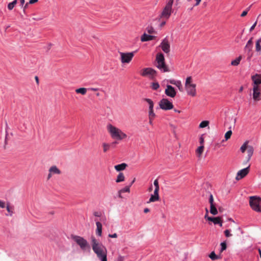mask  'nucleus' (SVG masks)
I'll return each mask as SVG.
<instances>
[{
  "instance_id": "nucleus-62",
  "label": "nucleus",
  "mask_w": 261,
  "mask_h": 261,
  "mask_svg": "<svg viewBox=\"0 0 261 261\" xmlns=\"http://www.w3.org/2000/svg\"><path fill=\"white\" fill-rule=\"evenodd\" d=\"M218 210L220 212H223V208L221 207H219L218 208Z\"/></svg>"
},
{
  "instance_id": "nucleus-64",
  "label": "nucleus",
  "mask_w": 261,
  "mask_h": 261,
  "mask_svg": "<svg viewBox=\"0 0 261 261\" xmlns=\"http://www.w3.org/2000/svg\"><path fill=\"white\" fill-rule=\"evenodd\" d=\"M6 208H7V211H8V212H10V208L9 206H8H8H7V207H6Z\"/></svg>"
},
{
  "instance_id": "nucleus-60",
  "label": "nucleus",
  "mask_w": 261,
  "mask_h": 261,
  "mask_svg": "<svg viewBox=\"0 0 261 261\" xmlns=\"http://www.w3.org/2000/svg\"><path fill=\"white\" fill-rule=\"evenodd\" d=\"M153 120V119L149 118V123L150 124H151V125L152 124Z\"/></svg>"
},
{
  "instance_id": "nucleus-21",
  "label": "nucleus",
  "mask_w": 261,
  "mask_h": 261,
  "mask_svg": "<svg viewBox=\"0 0 261 261\" xmlns=\"http://www.w3.org/2000/svg\"><path fill=\"white\" fill-rule=\"evenodd\" d=\"M127 166V165L126 163H123L120 164L115 165L114 166V168L117 171H121L124 170Z\"/></svg>"
},
{
  "instance_id": "nucleus-46",
  "label": "nucleus",
  "mask_w": 261,
  "mask_h": 261,
  "mask_svg": "<svg viewBox=\"0 0 261 261\" xmlns=\"http://www.w3.org/2000/svg\"><path fill=\"white\" fill-rule=\"evenodd\" d=\"M108 237L109 238H117L118 236H117V234L116 233H114V234H109L108 235Z\"/></svg>"
},
{
  "instance_id": "nucleus-63",
  "label": "nucleus",
  "mask_w": 261,
  "mask_h": 261,
  "mask_svg": "<svg viewBox=\"0 0 261 261\" xmlns=\"http://www.w3.org/2000/svg\"><path fill=\"white\" fill-rule=\"evenodd\" d=\"M20 1L21 5L22 6H23V4H24V0H20Z\"/></svg>"
},
{
  "instance_id": "nucleus-14",
  "label": "nucleus",
  "mask_w": 261,
  "mask_h": 261,
  "mask_svg": "<svg viewBox=\"0 0 261 261\" xmlns=\"http://www.w3.org/2000/svg\"><path fill=\"white\" fill-rule=\"evenodd\" d=\"M160 46L164 53L168 54L170 52V46L168 40L166 38L162 41Z\"/></svg>"
},
{
  "instance_id": "nucleus-61",
  "label": "nucleus",
  "mask_w": 261,
  "mask_h": 261,
  "mask_svg": "<svg viewBox=\"0 0 261 261\" xmlns=\"http://www.w3.org/2000/svg\"><path fill=\"white\" fill-rule=\"evenodd\" d=\"M52 175L53 174H51L50 172H49V174H48V175L47 176V179H49L51 177Z\"/></svg>"
},
{
  "instance_id": "nucleus-16",
  "label": "nucleus",
  "mask_w": 261,
  "mask_h": 261,
  "mask_svg": "<svg viewBox=\"0 0 261 261\" xmlns=\"http://www.w3.org/2000/svg\"><path fill=\"white\" fill-rule=\"evenodd\" d=\"M251 80L253 81V87L255 85L258 86L261 84V75L255 74L251 76Z\"/></svg>"
},
{
  "instance_id": "nucleus-57",
  "label": "nucleus",
  "mask_w": 261,
  "mask_h": 261,
  "mask_svg": "<svg viewBox=\"0 0 261 261\" xmlns=\"http://www.w3.org/2000/svg\"><path fill=\"white\" fill-rule=\"evenodd\" d=\"M149 211H150V210H149V208H144V212L145 213H148Z\"/></svg>"
},
{
  "instance_id": "nucleus-6",
  "label": "nucleus",
  "mask_w": 261,
  "mask_h": 261,
  "mask_svg": "<svg viewBox=\"0 0 261 261\" xmlns=\"http://www.w3.org/2000/svg\"><path fill=\"white\" fill-rule=\"evenodd\" d=\"M260 198L257 196L250 197L249 204L252 209L257 212H261Z\"/></svg>"
},
{
  "instance_id": "nucleus-19",
  "label": "nucleus",
  "mask_w": 261,
  "mask_h": 261,
  "mask_svg": "<svg viewBox=\"0 0 261 261\" xmlns=\"http://www.w3.org/2000/svg\"><path fill=\"white\" fill-rule=\"evenodd\" d=\"M155 37L154 36L149 35L146 33H144L141 37V41L142 42L148 41L153 40Z\"/></svg>"
},
{
  "instance_id": "nucleus-15",
  "label": "nucleus",
  "mask_w": 261,
  "mask_h": 261,
  "mask_svg": "<svg viewBox=\"0 0 261 261\" xmlns=\"http://www.w3.org/2000/svg\"><path fill=\"white\" fill-rule=\"evenodd\" d=\"M159 192V189L155 188V189L154 190L153 194H152L150 196V197L149 198V201L148 202V203L158 201L160 198Z\"/></svg>"
},
{
  "instance_id": "nucleus-9",
  "label": "nucleus",
  "mask_w": 261,
  "mask_h": 261,
  "mask_svg": "<svg viewBox=\"0 0 261 261\" xmlns=\"http://www.w3.org/2000/svg\"><path fill=\"white\" fill-rule=\"evenodd\" d=\"M140 74L142 76L148 77L153 80L156 75V71L151 68H145L142 70Z\"/></svg>"
},
{
  "instance_id": "nucleus-59",
  "label": "nucleus",
  "mask_w": 261,
  "mask_h": 261,
  "mask_svg": "<svg viewBox=\"0 0 261 261\" xmlns=\"http://www.w3.org/2000/svg\"><path fill=\"white\" fill-rule=\"evenodd\" d=\"M166 24V20H164L162 23H161V27L164 26Z\"/></svg>"
},
{
  "instance_id": "nucleus-58",
  "label": "nucleus",
  "mask_w": 261,
  "mask_h": 261,
  "mask_svg": "<svg viewBox=\"0 0 261 261\" xmlns=\"http://www.w3.org/2000/svg\"><path fill=\"white\" fill-rule=\"evenodd\" d=\"M94 215L95 216H96V217H100V215L99 214V213H98V212H94Z\"/></svg>"
},
{
  "instance_id": "nucleus-53",
  "label": "nucleus",
  "mask_w": 261,
  "mask_h": 261,
  "mask_svg": "<svg viewBox=\"0 0 261 261\" xmlns=\"http://www.w3.org/2000/svg\"><path fill=\"white\" fill-rule=\"evenodd\" d=\"M204 142V139L203 137H201L200 138V143L201 144V145H203Z\"/></svg>"
},
{
  "instance_id": "nucleus-24",
  "label": "nucleus",
  "mask_w": 261,
  "mask_h": 261,
  "mask_svg": "<svg viewBox=\"0 0 261 261\" xmlns=\"http://www.w3.org/2000/svg\"><path fill=\"white\" fill-rule=\"evenodd\" d=\"M124 179H125V177H124L123 173L122 172H120L119 173V174L118 175V176L117 177L116 182H120L123 181L124 180Z\"/></svg>"
},
{
  "instance_id": "nucleus-18",
  "label": "nucleus",
  "mask_w": 261,
  "mask_h": 261,
  "mask_svg": "<svg viewBox=\"0 0 261 261\" xmlns=\"http://www.w3.org/2000/svg\"><path fill=\"white\" fill-rule=\"evenodd\" d=\"M207 220L213 222L215 224H219L220 226H222V221L221 217H207Z\"/></svg>"
},
{
  "instance_id": "nucleus-7",
  "label": "nucleus",
  "mask_w": 261,
  "mask_h": 261,
  "mask_svg": "<svg viewBox=\"0 0 261 261\" xmlns=\"http://www.w3.org/2000/svg\"><path fill=\"white\" fill-rule=\"evenodd\" d=\"M72 239L80 246L82 250H85L87 248L89 247V245L87 241L84 238L78 236H72Z\"/></svg>"
},
{
  "instance_id": "nucleus-48",
  "label": "nucleus",
  "mask_w": 261,
  "mask_h": 261,
  "mask_svg": "<svg viewBox=\"0 0 261 261\" xmlns=\"http://www.w3.org/2000/svg\"><path fill=\"white\" fill-rule=\"evenodd\" d=\"M257 22L256 21L250 28V32H252L255 28Z\"/></svg>"
},
{
  "instance_id": "nucleus-31",
  "label": "nucleus",
  "mask_w": 261,
  "mask_h": 261,
  "mask_svg": "<svg viewBox=\"0 0 261 261\" xmlns=\"http://www.w3.org/2000/svg\"><path fill=\"white\" fill-rule=\"evenodd\" d=\"M209 124V121L207 120L202 121L199 124L200 128H204L207 126Z\"/></svg>"
},
{
  "instance_id": "nucleus-2",
  "label": "nucleus",
  "mask_w": 261,
  "mask_h": 261,
  "mask_svg": "<svg viewBox=\"0 0 261 261\" xmlns=\"http://www.w3.org/2000/svg\"><path fill=\"white\" fill-rule=\"evenodd\" d=\"M107 130L111 137L116 140H122L127 138V135L123 132L120 129L109 124L107 125Z\"/></svg>"
},
{
  "instance_id": "nucleus-8",
  "label": "nucleus",
  "mask_w": 261,
  "mask_h": 261,
  "mask_svg": "<svg viewBox=\"0 0 261 261\" xmlns=\"http://www.w3.org/2000/svg\"><path fill=\"white\" fill-rule=\"evenodd\" d=\"M240 150L242 153H244L245 151H247V161H249L254 152V148L253 146L249 145L248 141H246L241 147Z\"/></svg>"
},
{
  "instance_id": "nucleus-27",
  "label": "nucleus",
  "mask_w": 261,
  "mask_h": 261,
  "mask_svg": "<svg viewBox=\"0 0 261 261\" xmlns=\"http://www.w3.org/2000/svg\"><path fill=\"white\" fill-rule=\"evenodd\" d=\"M242 59V56H240L239 57L236 58L234 60H233L231 62V64L232 66H237L240 64V62Z\"/></svg>"
},
{
  "instance_id": "nucleus-56",
  "label": "nucleus",
  "mask_w": 261,
  "mask_h": 261,
  "mask_svg": "<svg viewBox=\"0 0 261 261\" xmlns=\"http://www.w3.org/2000/svg\"><path fill=\"white\" fill-rule=\"evenodd\" d=\"M122 193H120V190H119V191H118V197H119V198H123V197H122V195H121V194H122Z\"/></svg>"
},
{
  "instance_id": "nucleus-51",
  "label": "nucleus",
  "mask_w": 261,
  "mask_h": 261,
  "mask_svg": "<svg viewBox=\"0 0 261 261\" xmlns=\"http://www.w3.org/2000/svg\"><path fill=\"white\" fill-rule=\"evenodd\" d=\"M38 1V0H30L29 1V4H34L36 3H37Z\"/></svg>"
},
{
  "instance_id": "nucleus-41",
  "label": "nucleus",
  "mask_w": 261,
  "mask_h": 261,
  "mask_svg": "<svg viewBox=\"0 0 261 261\" xmlns=\"http://www.w3.org/2000/svg\"><path fill=\"white\" fill-rule=\"evenodd\" d=\"M221 248L220 252H222L226 249V247H227L226 243L225 242L221 243Z\"/></svg>"
},
{
  "instance_id": "nucleus-20",
  "label": "nucleus",
  "mask_w": 261,
  "mask_h": 261,
  "mask_svg": "<svg viewBox=\"0 0 261 261\" xmlns=\"http://www.w3.org/2000/svg\"><path fill=\"white\" fill-rule=\"evenodd\" d=\"M49 172L52 174H60L61 171L57 168L56 166H51L49 169Z\"/></svg>"
},
{
  "instance_id": "nucleus-30",
  "label": "nucleus",
  "mask_w": 261,
  "mask_h": 261,
  "mask_svg": "<svg viewBox=\"0 0 261 261\" xmlns=\"http://www.w3.org/2000/svg\"><path fill=\"white\" fill-rule=\"evenodd\" d=\"M103 152H107L110 148V145L107 143H103L102 144Z\"/></svg>"
},
{
  "instance_id": "nucleus-38",
  "label": "nucleus",
  "mask_w": 261,
  "mask_h": 261,
  "mask_svg": "<svg viewBox=\"0 0 261 261\" xmlns=\"http://www.w3.org/2000/svg\"><path fill=\"white\" fill-rule=\"evenodd\" d=\"M130 186H127L123 189L120 190V193L129 192H130Z\"/></svg>"
},
{
  "instance_id": "nucleus-55",
  "label": "nucleus",
  "mask_w": 261,
  "mask_h": 261,
  "mask_svg": "<svg viewBox=\"0 0 261 261\" xmlns=\"http://www.w3.org/2000/svg\"><path fill=\"white\" fill-rule=\"evenodd\" d=\"M201 1V0H195L196 3L195 6H198L200 4Z\"/></svg>"
},
{
  "instance_id": "nucleus-34",
  "label": "nucleus",
  "mask_w": 261,
  "mask_h": 261,
  "mask_svg": "<svg viewBox=\"0 0 261 261\" xmlns=\"http://www.w3.org/2000/svg\"><path fill=\"white\" fill-rule=\"evenodd\" d=\"M209 257L212 259V260H216L218 259L219 257L218 256L216 255L214 252H212L209 255Z\"/></svg>"
},
{
  "instance_id": "nucleus-26",
  "label": "nucleus",
  "mask_w": 261,
  "mask_h": 261,
  "mask_svg": "<svg viewBox=\"0 0 261 261\" xmlns=\"http://www.w3.org/2000/svg\"><path fill=\"white\" fill-rule=\"evenodd\" d=\"M204 151V146L201 145L196 150V152L199 158L201 157L202 153Z\"/></svg>"
},
{
  "instance_id": "nucleus-28",
  "label": "nucleus",
  "mask_w": 261,
  "mask_h": 261,
  "mask_svg": "<svg viewBox=\"0 0 261 261\" xmlns=\"http://www.w3.org/2000/svg\"><path fill=\"white\" fill-rule=\"evenodd\" d=\"M210 213L213 215H216L218 214V211L217 210L215 205L210 206Z\"/></svg>"
},
{
  "instance_id": "nucleus-42",
  "label": "nucleus",
  "mask_w": 261,
  "mask_h": 261,
  "mask_svg": "<svg viewBox=\"0 0 261 261\" xmlns=\"http://www.w3.org/2000/svg\"><path fill=\"white\" fill-rule=\"evenodd\" d=\"M146 30L149 34H153L154 33V30L152 27H148Z\"/></svg>"
},
{
  "instance_id": "nucleus-23",
  "label": "nucleus",
  "mask_w": 261,
  "mask_h": 261,
  "mask_svg": "<svg viewBox=\"0 0 261 261\" xmlns=\"http://www.w3.org/2000/svg\"><path fill=\"white\" fill-rule=\"evenodd\" d=\"M87 92V89L86 88H80L75 90V92L78 94H81L84 95Z\"/></svg>"
},
{
  "instance_id": "nucleus-36",
  "label": "nucleus",
  "mask_w": 261,
  "mask_h": 261,
  "mask_svg": "<svg viewBox=\"0 0 261 261\" xmlns=\"http://www.w3.org/2000/svg\"><path fill=\"white\" fill-rule=\"evenodd\" d=\"M177 87H178V88L179 89V90L180 91H182V84H181V83L180 81H177L176 83V85H175Z\"/></svg>"
},
{
  "instance_id": "nucleus-29",
  "label": "nucleus",
  "mask_w": 261,
  "mask_h": 261,
  "mask_svg": "<svg viewBox=\"0 0 261 261\" xmlns=\"http://www.w3.org/2000/svg\"><path fill=\"white\" fill-rule=\"evenodd\" d=\"M17 0H14L12 2L10 3L8 5V9L9 10H12L14 8V7L15 6V5L17 4Z\"/></svg>"
},
{
  "instance_id": "nucleus-32",
  "label": "nucleus",
  "mask_w": 261,
  "mask_h": 261,
  "mask_svg": "<svg viewBox=\"0 0 261 261\" xmlns=\"http://www.w3.org/2000/svg\"><path fill=\"white\" fill-rule=\"evenodd\" d=\"M260 42H261V39H258L255 45V49L257 51H259L261 50V45H260Z\"/></svg>"
},
{
  "instance_id": "nucleus-5",
  "label": "nucleus",
  "mask_w": 261,
  "mask_h": 261,
  "mask_svg": "<svg viewBox=\"0 0 261 261\" xmlns=\"http://www.w3.org/2000/svg\"><path fill=\"white\" fill-rule=\"evenodd\" d=\"M157 64L156 66L163 72H167L169 71L168 67L165 64V58L162 53L157 54L156 57Z\"/></svg>"
},
{
  "instance_id": "nucleus-22",
  "label": "nucleus",
  "mask_w": 261,
  "mask_h": 261,
  "mask_svg": "<svg viewBox=\"0 0 261 261\" xmlns=\"http://www.w3.org/2000/svg\"><path fill=\"white\" fill-rule=\"evenodd\" d=\"M96 233L97 236L101 237L102 234V224L99 222H96Z\"/></svg>"
},
{
  "instance_id": "nucleus-39",
  "label": "nucleus",
  "mask_w": 261,
  "mask_h": 261,
  "mask_svg": "<svg viewBox=\"0 0 261 261\" xmlns=\"http://www.w3.org/2000/svg\"><path fill=\"white\" fill-rule=\"evenodd\" d=\"M252 48V46L249 45H246L245 47V50L246 51H247L248 54H249Z\"/></svg>"
},
{
  "instance_id": "nucleus-35",
  "label": "nucleus",
  "mask_w": 261,
  "mask_h": 261,
  "mask_svg": "<svg viewBox=\"0 0 261 261\" xmlns=\"http://www.w3.org/2000/svg\"><path fill=\"white\" fill-rule=\"evenodd\" d=\"M232 135V131L231 130H228L227 131L225 134V138L226 139V140H227L228 139H229L231 136Z\"/></svg>"
},
{
  "instance_id": "nucleus-40",
  "label": "nucleus",
  "mask_w": 261,
  "mask_h": 261,
  "mask_svg": "<svg viewBox=\"0 0 261 261\" xmlns=\"http://www.w3.org/2000/svg\"><path fill=\"white\" fill-rule=\"evenodd\" d=\"M155 117V114L153 110L149 111V118L154 119Z\"/></svg>"
},
{
  "instance_id": "nucleus-43",
  "label": "nucleus",
  "mask_w": 261,
  "mask_h": 261,
  "mask_svg": "<svg viewBox=\"0 0 261 261\" xmlns=\"http://www.w3.org/2000/svg\"><path fill=\"white\" fill-rule=\"evenodd\" d=\"M224 234L226 237H230L232 236V234L230 233V230L229 229H226L224 231Z\"/></svg>"
},
{
  "instance_id": "nucleus-12",
  "label": "nucleus",
  "mask_w": 261,
  "mask_h": 261,
  "mask_svg": "<svg viewBox=\"0 0 261 261\" xmlns=\"http://www.w3.org/2000/svg\"><path fill=\"white\" fill-rule=\"evenodd\" d=\"M249 167L250 166H249L247 168L239 171L236 177V179L239 180L240 179L244 178L245 176H246L249 172Z\"/></svg>"
},
{
  "instance_id": "nucleus-17",
  "label": "nucleus",
  "mask_w": 261,
  "mask_h": 261,
  "mask_svg": "<svg viewBox=\"0 0 261 261\" xmlns=\"http://www.w3.org/2000/svg\"><path fill=\"white\" fill-rule=\"evenodd\" d=\"M259 89L258 86H254L253 87V98L254 100L258 101L259 100L260 95Z\"/></svg>"
},
{
  "instance_id": "nucleus-3",
  "label": "nucleus",
  "mask_w": 261,
  "mask_h": 261,
  "mask_svg": "<svg viewBox=\"0 0 261 261\" xmlns=\"http://www.w3.org/2000/svg\"><path fill=\"white\" fill-rule=\"evenodd\" d=\"M173 2L174 0H169L166 3V5L163 8V10L159 16L160 19L167 20L170 18L172 13L173 12L172 6Z\"/></svg>"
},
{
  "instance_id": "nucleus-13",
  "label": "nucleus",
  "mask_w": 261,
  "mask_h": 261,
  "mask_svg": "<svg viewBox=\"0 0 261 261\" xmlns=\"http://www.w3.org/2000/svg\"><path fill=\"white\" fill-rule=\"evenodd\" d=\"M165 93L167 96L172 98L174 97L176 94V92L174 88L169 85H167Z\"/></svg>"
},
{
  "instance_id": "nucleus-33",
  "label": "nucleus",
  "mask_w": 261,
  "mask_h": 261,
  "mask_svg": "<svg viewBox=\"0 0 261 261\" xmlns=\"http://www.w3.org/2000/svg\"><path fill=\"white\" fill-rule=\"evenodd\" d=\"M151 87L152 89L156 90L160 87V85L158 82H154L152 83Z\"/></svg>"
},
{
  "instance_id": "nucleus-52",
  "label": "nucleus",
  "mask_w": 261,
  "mask_h": 261,
  "mask_svg": "<svg viewBox=\"0 0 261 261\" xmlns=\"http://www.w3.org/2000/svg\"><path fill=\"white\" fill-rule=\"evenodd\" d=\"M29 4V3H28L23 7V12H24V13H25V9L28 8Z\"/></svg>"
},
{
  "instance_id": "nucleus-10",
  "label": "nucleus",
  "mask_w": 261,
  "mask_h": 261,
  "mask_svg": "<svg viewBox=\"0 0 261 261\" xmlns=\"http://www.w3.org/2000/svg\"><path fill=\"white\" fill-rule=\"evenodd\" d=\"M120 61L122 64H128L134 56V52L120 53Z\"/></svg>"
},
{
  "instance_id": "nucleus-11",
  "label": "nucleus",
  "mask_w": 261,
  "mask_h": 261,
  "mask_svg": "<svg viewBox=\"0 0 261 261\" xmlns=\"http://www.w3.org/2000/svg\"><path fill=\"white\" fill-rule=\"evenodd\" d=\"M159 106L161 109L164 110H171L173 108L172 103L167 98L161 99L159 102Z\"/></svg>"
},
{
  "instance_id": "nucleus-49",
  "label": "nucleus",
  "mask_w": 261,
  "mask_h": 261,
  "mask_svg": "<svg viewBox=\"0 0 261 261\" xmlns=\"http://www.w3.org/2000/svg\"><path fill=\"white\" fill-rule=\"evenodd\" d=\"M5 207V203L4 201L0 200V207L4 208Z\"/></svg>"
},
{
  "instance_id": "nucleus-54",
  "label": "nucleus",
  "mask_w": 261,
  "mask_h": 261,
  "mask_svg": "<svg viewBox=\"0 0 261 261\" xmlns=\"http://www.w3.org/2000/svg\"><path fill=\"white\" fill-rule=\"evenodd\" d=\"M89 90L92 91H97L98 90V89L95 88H91L89 89Z\"/></svg>"
},
{
  "instance_id": "nucleus-45",
  "label": "nucleus",
  "mask_w": 261,
  "mask_h": 261,
  "mask_svg": "<svg viewBox=\"0 0 261 261\" xmlns=\"http://www.w3.org/2000/svg\"><path fill=\"white\" fill-rule=\"evenodd\" d=\"M153 184H154V185L155 186V188L160 189L159 185V182H158V179L154 180V181L153 182Z\"/></svg>"
},
{
  "instance_id": "nucleus-4",
  "label": "nucleus",
  "mask_w": 261,
  "mask_h": 261,
  "mask_svg": "<svg viewBox=\"0 0 261 261\" xmlns=\"http://www.w3.org/2000/svg\"><path fill=\"white\" fill-rule=\"evenodd\" d=\"M196 85L192 83L191 76L187 77L185 82V89L188 95L194 97L196 95Z\"/></svg>"
},
{
  "instance_id": "nucleus-47",
  "label": "nucleus",
  "mask_w": 261,
  "mask_h": 261,
  "mask_svg": "<svg viewBox=\"0 0 261 261\" xmlns=\"http://www.w3.org/2000/svg\"><path fill=\"white\" fill-rule=\"evenodd\" d=\"M253 38H250L248 41L247 42L246 45H249L253 46V41H252Z\"/></svg>"
},
{
  "instance_id": "nucleus-37",
  "label": "nucleus",
  "mask_w": 261,
  "mask_h": 261,
  "mask_svg": "<svg viewBox=\"0 0 261 261\" xmlns=\"http://www.w3.org/2000/svg\"><path fill=\"white\" fill-rule=\"evenodd\" d=\"M209 203L210 204V206L215 205V204L214 203V202L213 196L212 194H211L210 195Z\"/></svg>"
},
{
  "instance_id": "nucleus-1",
  "label": "nucleus",
  "mask_w": 261,
  "mask_h": 261,
  "mask_svg": "<svg viewBox=\"0 0 261 261\" xmlns=\"http://www.w3.org/2000/svg\"><path fill=\"white\" fill-rule=\"evenodd\" d=\"M91 244L92 249L98 259L100 261H107L108 250L106 247L94 237L91 238Z\"/></svg>"
},
{
  "instance_id": "nucleus-50",
  "label": "nucleus",
  "mask_w": 261,
  "mask_h": 261,
  "mask_svg": "<svg viewBox=\"0 0 261 261\" xmlns=\"http://www.w3.org/2000/svg\"><path fill=\"white\" fill-rule=\"evenodd\" d=\"M177 81H175L174 80H170L169 81V83L171 84H173V85H176V83L177 82Z\"/></svg>"
},
{
  "instance_id": "nucleus-25",
  "label": "nucleus",
  "mask_w": 261,
  "mask_h": 261,
  "mask_svg": "<svg viewBox=\"0 0 261 261\" xmlns=\"http://www.w3.org/2000/svg\"><path fill=\"white\" fill-rule=\"evenodd\" d=\"M144 100L149 105V111L153 110L154 103L153 101L149 98H145Z\"/></svg>"
},
{
  "instance_id": "nucleus-44",
  "label": "nucleus",
  "mask_w": 261,
  "mask_h": 261,
  "mask_svg": "<svg viewBox=\"0 0 261 261\" xmlns=\"http://www.w3.org/2000/svg\"><path fill=\"white\" fill-rule=\"evenodd\" d=\"M250 8V7H249L247 8V9L246 10L244 11L242 13V14H241V17H244V16H245L247 14L248 11V10H249Z\"/></svg>"
}]
</instances>
